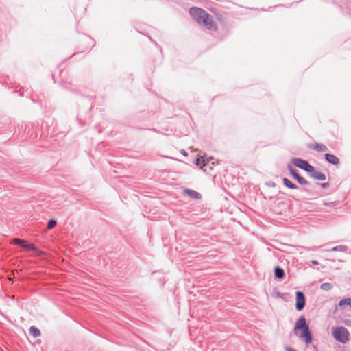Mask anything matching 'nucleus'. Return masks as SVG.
<instances>
[{
	"label": "nucleus",
	"instance_id": "nucleus-23",
	"mask_svg": "<svg viewBox=\"0 0 351 351\" xmlns=\"http://www.w3.org/2000/svg\"><path fill=\"white\" fill-rule=\"evenodd\" d=\"M90 38L88 37V36H84L82 39V41L84 43H88L90 42Z\"/></svg>",
	"mask_w": 351,
	"mask_h": 351
},
{
	"label": "nucleus",
	"instance_id": "nucleus-20",
	"mask_svg": "<svg viewBox=\"0 0 351 351\" xmlns=\"http://www.w3.org/2000/svg\"><path fill=\"white\" fill-rule=\"evenodd\" d=\"M333 286L331 283L324 282L322 283L320 286L321 289L324 291H330L332 289Z\"/></svg>",
	"mask_w": 351,
	"mask_h": 351
},
{
	"label": "nucleus",
	"instance_id": "nucleus-11",
	"mask_svg": "<svg viewBox=\"0 0 351 351\" xmlns=\"http://www.w3.org/2000/svg\"><path fill=\"white\" fill-rule=\"evenodd\" d=\"M308 173L309 176L315 180L324 181L326 179V176L323 173L316 170L314 167L313 171L308 172Z\"/></svg>",
	"mask_w": 351,
	"mask_h": 351
},
{
	"label": "nucleus",
	"instance_id": "nucleus-7",
	"mask_svg": "<svg viewBox=\"0 0 351 351\" xmlns=\"http://www.w3.org/2000/svg\"><path fill=\"white\" fill-rule=\"evenodd\" d=\"M13 243L17 245H19L27 250L29 251H37V248L32 243H27L25 240L16 238L13 240Z\"/></svg>",
	"mask_w": 351,
	"mask_h": 351
},
{
	"label": "nucleus",
	"instance_id": "nucleus-16",
	"mask_svg": "<svg viewBox=\"0 0 351 351\" xmlns=\"http://www.w3.org/2000/svg\"><path fill=\"white\" fill-rule=\"evenodd\" d=\"M29 334L33 337H38L40 336V330L34 326H32L29 328Z\"/></svg>",
	"mask_w": 351,
	"mask_h": 351
},
{
	"label": "nucleus",
	"instance_id": "nucleus-1",
	"mask_svg": "<svg viewBox=\"0 0 351 351\" xmlns=\"http://www.w3.org/2000/svg\"><path fill=\"white\" fill-rule=\"evenodd\" d=\"M293 332L302 339L306 344H309L312 342L313 335L310 330L309 325L306 322V319L304 316H300L295 322Z\"/></svg>",
	"mask_w": 351,
	"mask_h": 351
},
{
	"label": "nucleus",
	"instance_id": "nucleus-5",
	"mask_svg": "<svg viewBox=\"0 0 351 351\" xmlns=\"http://www.w3.org/2000/svg\"><path fill=\"white\" fill-rule=\"evenodd\" d=\"M199 24L204 25L209 31L217 32L218 29L213 16L208 13L206 14Z\"/></svg>",
	"mask_w": 351,
	"mask_h": 351
},
{
	"label": "nucleus",
	"instance_id": "nucleus-14",
	"mask_svg": "<svg viewBox=\"0 0 351 351\" xmlns=\"http://www.w3.org/2000/svg\"><path fill=\"white\" fill-rule=\"evenodd\" d=\"M274 276L276 279L282 280L285 277L284 269L280 266H276L274 268Z\"/></svg>",
	"mask_w": 351,
	"mask_h": 351
},
{
	"label": "nucleus",
	"instance_id": "nucleus-9",
	"mask_svg": "<svg viewBox=\"0 0 351 351\" xmlns=\"http://www.w3.org/2000/svg\"><path fill=\"white\" fill-rule=\"evenodd\" d=\"M195 163L197 167L202 169L204 167H206L209 163V159L198 155L196 159L195 160Z\"/></svg>",
	"mask_w": 351,
	"mask_h": 351
},
{
	"label": "nucleus",
	"instance_id": "nucleus-2",
	"mask_svg": "<svg viewBox=\"0 0 351 351\" xmlns=\"http://www.w3.org/2000/svg\"><path fill=\"white\" fill-rule=\"evenodd\" d=\"M332 336L335 340L342 343H346L349 341L350 333L344 326H337L332 330Z\"/></svg>",
	"mask_w": 351,
	"mask_h": 351
},
{
	"label": "nucleus",
	"instance_id": "nucleus-6",
	"mask_svg": "<svg viewBox=\"0 0 351 351\" xmlns=\"http://www.w3.org/2000/svg\"><path fill=\"white\" fill-rule=\"evenodd\" d=\"M295 308L298 311H301L304 309L306 304V298L304 293L301 291H297L295 293Z\"/></svg>",
	"mask_w": 351,
	"mask_h": 351
},
{
	"label": "nucleus",
	"instance_id": "nucleus-19",
	"mask_svg": "<svg viewBox=\"0 0 351 351\" xmlns=\"http://www.w3.org/2000/svg\"><path fill=\"white\" fill-rule=\"evenodd\" d=\"M295 180L302 186L310 185V182L300 175Z\"/></svg>",
	"mask_w": 351,
	"mask_h": 351
},
{
	"label": "nucleus",
	"instance_id": "nucleus-26",
	"mask_svg": "<svg viewBox=\"0 0 351 351\" xmlns=\"http://www.w3.org/2000/svg\"><path fill=\"white\" fill-rule=\"evenodd\" d=\"M311 262L312 265H317L319 264V263L315 260H313Z\"/></svg>",
	"mask_w": 351,
	"mask_h": 351
},
{
	"label": "nucleus",
	"instance_id": "nucleus-25",
	"mask_svg": "<svg viewBox=\"0 0 351 351\" xmlns=\"http://www.w3.org/2000/svg\"><path fill=\"white\" fill-rule=\"evenodd\" d=\"M180 152H181V154H182V155H184V156H185L188 155V153H187V152H186V151H185L184 149H182Z\"/></svg>",
	"mask_w": 351,
	"mask_h": 351
},
{
	"label": "nucleus",
	"instance_id": "nucleus-13",
	"mask_svg": "<svg viewBox=\"0 0 351 351\" xmlns=\"http://www.w3.org/2000/svg\"><path fill=\"white\" fill-rule=\"evenodd\" d=\"M346 306H349L351 307V298H346L342 300H341L338 304L336 305L335 311H337V306H339L341 309H344Z\"/></svg>",
	"mask_w": 351,
	"mask_h": 351
},
{
	"label": "nucleus",
	"instance_id": "nucleus-3",
	"mask_svg": "<svg viewBox=\"0 0 351 351\" xmlns=\"http://www.w3.org/2000/svg\"><path fill=\"white\" fill-rule=\"evenodd\" d=\"M292 163L297 167L306 171L307 173L313 171V167L305 160L300 158H293L291 160Z\"/></svg>",
	"mask_w": 351,
	"mask_h": 351
},
{
	"label": "nucleus",
	"instance_id": "nucleus-17",
	"mask_svg": "<svg viewBox=\"0 0 351 351\" xmlns=\"http://www.w3.org/2000/svg\"><path fill=\"white\" fill-rule=\"evenodd\" d=\"M348 250V247L345 245H340L333 247L332 249L328 250L330 252H345Z\"/></svg>",
	"mask_w": 351,
	"mask_h": 351
},
{
	"label": "nucleus",
	"instance_id": "nucleus-8",
	"mask_svg": "<svg viewBox=\"0 0 351 351\" xmlns=\"http://www.w3.org/2000/svg\"><path fill=\"white\" fill-rule=\"evenodd\" d=\"M308 148L312 150H315L319 152H324L328 151V147L324 144L317 142L308 144Z\"/></svg>",
	"mask_w": 351,
	"mask_h": 351
},
{
	"label": "nucleus",
	"instance_id": "nucleus-15",
	"mask_svg": "<svg viewBox=\"0 0 351 351\" xmlns=\"http://www.w3.org/2000/svg\"><path fill=\"white\" fill-rule=\"evenodd\" d=\"M283 184L290 189H297L298 187L296 184L291 182L288 178H284L282 179Z\"/></svg>",
	"mask_w": 351,
	"mask_h": 351
},
{
	"label": "nucleus",
	"instance_id": "nucleus-22",
	"mask_svg": "<svg viewBox=\"0 0 351 351\" xmlns=\"http://www.w3.org/2000/svg\"><path fill=\"white\" fill-rule=\"evenodd\" d=\"M317 184L320 185L322 188L323 189H327L330 186L329 182H324V183H317Z\"/></svg>",
	"mask_w": 351,
	"mask_h": 351
},
{
	"label": "nucleus",
	"instance_id": "nucleus-18",
	"mask_svg": "<svg viewBox=\"0 0 351 351\" xmlns=\"http://www.w3.org/2000/svg\"><path fill=\"white\" fill-rule=\"evenodd\" d=\"M287 169L289 171L290 175L295 179L297 176H298L300 174L298 173V171L297 169L293 167V166L291 164H288Z\"/></svg>",
	"mask_w": 351,
	"mask_h": 351
},
{
	"label": "nucleus",
	"instance_id": "nucleus-12",
	"mask_svg": "<svg viewBox=\"0 0 351 351\" xmlns=\"http://www.w3.org/2000/svg\"><path fill=\"white\" fill-rule=\"evenodd\" d=\"M184 193L189 197L194 199H199L202 198V195L196 191L190 189H185Z\"/></svg>",
	"mask_w": 351,
	"mask_h": 351
},
{
	"label": "nucleus",
	"instance_id": "nucleus-24",
	"mask_svg": "<svg viewBox=\"0 0 351 351\" xmlns=\"http://www.w3.org/2000/svg\"><path fill=\"white\" fill-rule=\"evenodd\" d=\"M285 351H297V350L291 348V347L287 346L285 348Z\"/></svg>",
	"mask_w": 351,
	"mask_h": 351
},
{
	"label": "nucleus",
	"instance_id": "nucleus-4",
	"mask_svg": "<svg viewBox=\"0 0 351 351\" xmlns=\"http://www.w3.org/2000/svg\"><path fill=\"white\" fill-rule=\"evenodd\" d=\"M208 14L204 10L197 7H192L189 10V14L198 23H201L202 20Z\"/></svg>",
	"mask_w": 351,
	"mask_h": 351
},
{
	"label": "nucleus",
	"instance_id": "nucleus-10",
	"mask_svg": "<svg viewBox=\"0 0 351 351\" xmlns=\"http://www.w3.org/2000/svg\"><path fill=\"white\" fill-rule=\"evenodd\" d=\"M324 158L328 163L333 165H338L340 162L339 158L332 154L326 153Z\"/></svg>",
	"mask_w": 351,
	"mask_h": 351
},
{
	"label": "nucleus",
	"instance_id": "nucleus-21",
	"mask_svg": "<svg viewBox=\"0 0 351 351\" xmlns=\"http://www.w3.org/2000/svg\"><path fill=\"white\" fill-rule=\"evenodd\" d=\"M57 224V221L56 219H51L47 223V229L51 230L53 229Z\"/></svg>",
	"mask_w": 351,
	"mask_h": 351
}]
</instances>
